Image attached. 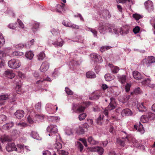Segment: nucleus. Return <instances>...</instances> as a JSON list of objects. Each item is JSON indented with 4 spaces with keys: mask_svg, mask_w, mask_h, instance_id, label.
Returning a JSON list of instances; mask_svg holds the SVG:
<instances>
[{
    "mask_svg": "<svg viewBox=\"0 0 155 155\" xmlns=\"http://www.w3.org/2000/svg\"><path fill=\"white\" fill-rule=\"evenodd\" d=\"M77 133L79 134H84L85 132L84 130L81 127H79L78 129L77 130Z\"/></svg>",
    "mask_w": 155,
    "mask_h": 155,
    "instance_id": "57",
    "label": "nucleus"
},
{
    "mask_svg": "<svg viewBox=\"0 0 155 155\" xmlns=\"http://www.w3.org/2000/svg\"><path fill=\"white\" fill-rule=\"evenodd\" d=\"M133 75L136 79H141L143 78L140 73L137 71H134L133 72Z\"/></svg>",
    "mask_w": 155,
    "mask_h": 155,
    "instance_id": "26",
    "label": "nucleus"
},
{
    "mask_svg": "<svg viewBox=\"0 0 155 155\" xmlns=\"http://www.w3.org/2000/svg\"><path fill=\"white\" fill-rule=\"evenodd\" d=\"M56 143L54 145V148L57 149V151L58 152L59 150L61 149L62 147V144H61L59 142L61 140V139L60 138V140H57L56 139Z\"/></svg>",
    "mask_w": 155,
    "mask_h": 155,
    "instance_id": "28",
    "label": "nucleus"
},
{
    "mask_svg": "<svg viewBox=\"0 0 155 155\" xmlns=\"http://www.w3.org/2000/svg\"><path fill=\"white\" fill-rule=\"evenodd\" d=\"M35 107L36 109L40 110L41 107V102H38L35 105Z\"/></svg>",
    "mask_w": 155,
    "mask_h": 155,
    "instance_id": "64",
    "label": "nucleus"
},
{
    "mask_svg": "<svg viewBox=\"0 0 155 155\" xmlns=\"http://www.w3.org/2000/svg\"><path fill=\"white\" fill-rule=\"evenodd\" d=\"M47 130L50 132L48 134L49 136H52L54 139L57 140H60V136L57 133L58 129L55 125L50 124L47 127Z\"/></svg>",
    "mask_w": 155,
    "mask_h": 155,
    "instance_id": "4",
    "label": "nucleus"
},
{
    "mask_svg": "<svg viewBox=\"0 0 155 155\" xmlns=\"http://www.w3.org/2000/svg\"><path fill=\"white\" fill-rule=\"evenodd\" d=\"M45 55L44 52H40L38 55V60L39 61L43 60L45 57Z\"/></svg>",
    "mask_w": 155,
    "mask_h": 155,
    "instance_id": "47",
    "label": "nucleus"
},
{
    "mask_svg": "<svg viewBox=\"0 0 155 155\" xmlns=\"http://www.w3.org/2000/svg\"><path fill=\"white\" fill-rule=\"evenodd\" d=\"M50 31L52 35L54 36H59L60 35V31L58 28H52Z\"/></svg>",
    "mask_w": 155,
    "mask_h": 155,
    "instance_id": "27",
    "label": "nucleus"
},
{
    "mask_svg": "<svg viewBox=\"0 0 155 155\" xmlns=\"http://www.w3.org/2000/svg\"><path fill=\"white\" fill-rule=\"evenodd\" d=\"M65 89L66 92L68 95H72L73 94V92L69 88L66 87Z\"/></svg>",
    "mask_w": 155,
    "mask_h": 155,
    "instance_id": "59",
    "label": "nucleus"
},
{
    "mask_svg": "<svg viewBox=\"0 0 155 155\" xmlns=\"http://www.w3.org/2000/svg\"><path fill=\"white\" fill-rule=\"evenodd\" d=\"M135 129L137 130L138 131L140 132L141 134H143L144 133V130L143 129V125L140 122L139 124H136L134 126Z\"/></svg>",
    "mask_w": 155,
    "mask_h": 155,
    "instance_id": "18",
    "label": "nucleus"
},
{
    "mask_svg": "<svg viewBox=\"0 0 155 155\" xmlns=\"http://www.w3.org/2000/svg\"><path fill=\"white\" fill-rule=\"evenodd\" d=\"M85 29L87 31H91L92 33L94 36V37H97V32L95 30V29H92L91 28H88L87 27H86L85 28Z\"/></svg>",
    "mask_w": 155,
    "mask_h": 155,
    "instance_id": "40",
    "label": "nucleus"
},
{
    "mask_svg": "<svg viewBox=\"0 0 155 155\" xmlns=\"http://www.w3.org/2000/svg\"><path fill=\"white\" fill-rule=\"evenodd\" d=\"M6 149L8 152H11L13 151H17V148L14 143H8L6 146Z\"/></svg>",
    "mask_w": 155,
    "mask_h": 155,
    "instance_id": "14",
    "label": "nucleus"
},
{
    "mask_svg": "<svg viewBox=\"0 0 155 155\" xmlns=\"http://www.w3.org/2000/svg\"><path fill=\"white\" fill-rule=\"evenodd\" d=\"M88 141L92 145H95L97 143V142L94 140L91 136L89 137H88Z\"/></svg>",
    "mask_w": 155,
    "mask_h": 155,
    "instance_id": "45",
    "label": "nucleus"
},
{
    "mask_svg": "<svg viewBox=\"0 0 155 155\" xmlns=\"http://www.w3.org/2000/svg\"><path fill=\"white\" fill-rule=\"evenodd\" d=\"M62 24L65 26L71 28L72 29H78L79 27L78 25L72 23L71 21H63Z\"/></svg>",
    "mask_w": 155,
    "mask_h": 155,
    "instance_id": "13",
    "label": "nucleus"
},
{
    "mask_svg": "<svg viewBox=\"0 0 155 155\" xmlns=\"http://www.w3.org/2000/svg\"><path fill=\"white\" fill-rule=\"evenodd\" d=\"M86 77L88 78H94L96 77V75L92 71H89L86 73Z\"/></svg>",
    "mask_w": 155,
    "mask_h": 155,
    "instance_id": "39",
    "label": "nucleus"
},
{
    "mask_svg": "<svg viewBox=\"0 0 155 155\" xmlns=\"http://www.w3.org/2000/svg\"><path fill=\"white\" fill-rule=\"evenodd\" d=\"M23 54V52H19L17 51H15L12 53V55L14 56H18L22 55Z\"/></svg>",
    "mask_w": 155,
    "mask_h": 155,
    "instance_id": "49",
    "label": "nucleus"
},
{
    "mask_svg": "<svg viewBox=\"0 0 155 155\" xmlns=\"http://www.w3.org/2000/svg\"><path fill=\"white\" fill-rule=\"evenodd\" d=\"M14 125V123L12 122L7 123L2 126V128L5 130H8L11 128Z\"/></svg>",
    "mask_w": 155,
    "mask_h": 155,
    "instance_id": "33",
    "label": "nucleus"
},
{
    "mask_svg": "<svg viewBox=\"0 0 155 155\" xmlns=\"http://www.w3.org/2000/svg\"><path fill=\"white\" fill-rule=\"evenodd\" d=\"M111 101L108 106L105 108L104 111V114L106 116H107L108 114V111L111 110L115 108L117 106L116 103L114 101V99L113 97L110 98Z\"/></svg>",
    "mask_w": 155,
    "mask_h": 155,
    "instance_id": "7",
    "label": "nucleus"
},
{
    "mask_svg": "<svg viewBox=\"0 0 155 155\" xmlns=\"http://www.w3.org/2000/svg\"><path fill=\"white\" fill-rule=\"evenodd\" d=\"M14 115L16 118L21 119L24 116V112L22 110H18L14 113Z\"/></svg>",
    "mask_w": 155,
    "mask_h": 155,
    "instance_id": "22",
    "label": "nucleus"
},
{
    "mask_svg": "<svg viewBox=\"0 0 155 155\" xmlns=\"http://www.w3.org/2000/svg\"><path fill=\"white\" fill-rule=\"evenodd\" d=\"M137 107L140 112H144L146 110L145 104L144 103H138L137 104Z\"/></svg>",
    "mask_w": 155,
    "mask_h": 155,
    "instance_id": "20",
    "label": "nucleus"
},
{
    "mask_svg": "<svg viewBox=\"0 0 155 155\" xmlns=\"http://www.w3.org/2000/svg\"><path fill=\"white\" fill-rule=\"evenodd\" d=\"M16 125L18 127L22 128L27 126V124L26 123L24 122L19 123H17Z\"/></svg>",
    "mask_w": 155,
    "mask_h": 155,
    "instance_id": "48",
    "label": "nucleus"
},
{
    "mask_svg": "<svg viewBox=\"0 0 155 155\" xmlns=\"http://www.w3.org/2000/svg\"><path fill=\"white\" fill-rule=\"evenodd\" d=\"M39 24L37 22H34L32 24V30L33 32H35L37 31L39 28Z\"/></svg>",
    "mask_w": 155,
    "mask_h": 155,
    "instance_id": "38",
    "label": "nucleus"
},
{
    "mask_svg": "<svg viewBox=\"0 0 155 155\" xmlns=\"http://www.w3.org/2000/svg\"><path fill=\"white\" fill-rule=\"evenodd\" d=\"M150 82L151 79L150 78H148L144 79L141 83L142 84L145 85L150 87L153 88L155 87V84H151Z\"/></svg>",
    "mask_w": 155,
    "mask_h": 155,
    "instance_id": "16",
    "label": "nucleus"
},
{
    "mask_svg": "<svg viewBox=\"0 0 155 155\" xmlns=\"http://www.w3.org/2000/svg\"><path fill=\"white\" fill-rule=\"evenodd\" d=\"M77 55L74 52L71 53V57L73 58V59L69 62V64L70 66V68L71 70L74 69V66L79 65L81 63V61H78V59H77Z\"/></svg>",
    "mask_w": 155,
    "mask_h": 155,
    "instance_id": "5",
    "label": "nucleus"
},
{
    "mask_svg": "<svg viewBox=\"0 0 155 155\" xmlns=\"http://www.w3.org/2000/svg\"><path fill=\"white\" fill-rule=\"evenodd\" d=\"M117 78L119 81L122 84H124L126 82L127 77L125 75H117Z\"/></svg>",
    "mask_w": 155,
    "mask_h": 155,
    "instance_id": "24",
    "label": "nucleus"
},
{
    "mask_svg": "<svg viewBox=\"0 0 155 155\" xmlns=\"http://www.w3.org/2000/svg\"><path fill=\"white\" fill-rule=\"evenodd\" d=\"M147 115L148 117H149V119H155V114L151 112H148L147 113Z\"/></svg>",
    "mask_w": 155,
    "mask_h": 155,
    "instance_id": "56",
    "label": "nucleus"
},
{
    "mask_svg": "<svg viewBox=\"0 0 155 155\" xmlns=\"http://www.w3.org/2000/svg\"><path fill=\"white\" fill-rule=\"evenodd\" d=\"M149 117L147 115V114L146 115H142L140 118L141 121L143 123H145L147 122L149 120Z\"/></svg>",
    "mask_w": 155,
    "mask_h": 155,
    "instance_id": "41",
    "label": "nucleus"
},
{
    "mask_svg": "<svg viewBox=\"0 0 155 155\" xmlns=\"http://www.w3.org/2000/svg\"><path fill=\"white\" fill-rule=\"evenodd\" d=\"M142 62L143 65L147 67H149L152 64L155 62V58L153 56H149L147 58L143 59Z\"/></svg>",
    "mask_w": 155,
    "mask_h": 155,
    "instance_id": "8",
    "label": "nucleus"
},
{
    "mask_svg": "<svg viewBox=\"0 0 155 155\" xmlns=\"http://www.w3.org/2000/svg\"><path fill=\"white\" fill-rule=\"evenodd\" d=\"M17 26V24L16 23H10L8 25V27L12 29H14Z\"/></svg>",
    "mask_w": 155,
    "mask_h": 155,
    "instance_id": "51",
    "label": "nucleus"
},
{
    "mask_svg": "<svg viewBox=\"0 0 155 155\" xmlns=\"http://www.w3.org/2000/svg\"><path fill=\"white\" fill-rule=\"evenodd\" d=\"M62 5L59 4L57 5L56 6L55 11L58 13H61V11L64 10V7L65 6V4L61 3Z\"/></svg>",
    "mask_w": 155,
    "mask_h": 155,
    "instance_id": "25",
    "label": "nucleus"
},
{
    "mask_svg": "<svg viewBox=\"0 0 155 155\" xmlns=\"http://www.w3.org/2000/svg\"><path fill=\"white\" fill-rule=\"evenodd\" d=\"M144 5L146 9L149 12H151L154 10L153 2L150 0H148L144 3Z\"/></svg>",
    "mask_w": 155,
    "mask_h": 155,
    "instance_id": "10",
    "label": "nucleus"
},
{
    "mask_svg": "<svg viewBox=\"0 0 155 155\" xmlns=\"http://www.w3.org/2000/svg\"><path fill=\"white\" fill-rule=\"evenodd\" d=\"M99 31L101 34H104L107 31L112 34H118L117 29L114 25L103 22L100 24Z\"/></svg>",
    "mask_w": 155,
    "mask_h": 155,
    "instance_id": "2",
    "label": "nucleus"
},
{
    "mask_svg": "<svg viewBox=\"0 0 155 155\" xmlns=\"http://www.w3.org/2000/svg\"><path fill=\"white\" fill-rule=\"evenodd\" d=\"M91 57L94 58V61L99 63H101L103 61L102 57L96 53H93L90 55Z\"/></svg>",
    "mask_w": 155,
    "mask_h": 155,
    "instance_id": "17",
    "label": "nucleus"
},
{
    "mask_svg": "<svg viewBox=\"0 0 155 155\" xmlns=\"http://www.w3.org/2000/svg\"><path fill=\"white\" fill-rule=\"evenodd\" d=\"M4 74L6 77L9 78H13L15 75L13 71L11 70H6L4 72Z\"/></svg>",
    "mask_w": 155,
    "mask_h": 155,
    "instance_id": "19",
    "label": "nucleus"
},
{
    "mask_svg": "<svg viewBox=\"0 0 155 155\" xmlns=\"http://www.w3.org/2000/svg\"><path fill=\"white\" fill-rule=\"evenodd\" d=\"M75 145L80 150V152H82L83 149V145L79 141H77L75 142Z\"/></svg>",
    "mask_w": 155,
    "mask_h": 155,
    "instance_id": "44",
    "label": "nucleus"
},
{
    "mask_svg": "<svg viewBox=\"0 0 155 155\" xmlns=\"http://www.w3.org/2000/svg\"><path fill=\"white\" fill-rule=\"evenodd\" d=\"M7 119V117L3 114L0 115V123H2L3 122L5 121Z\"/></svg>",
    "mask_w": 155,
    "mask_h": 155,
    "instance_id": "52",
    "label": "nucleus"
},
{
    "mask_svg": "<svg viewBox=\"0 0 155 155\" xmlns=\"http://www.w3.org/2000/svg\"><path fill=\"white\" fill-rule=\"evenodd\" d=\"M89 102H83V103L75 104L73 103L72 104V107L71 110L72 112H75L77 113H80L83 112L85 109L86 107L90 104Z\"/></svg>",
    "mask_w": 155,
    "mask_h": 155,
    "instance_id": "3",
    "label": "nucleus"
},
{
    "mask_svg": "<svg viewBox=\"0 0 155 155\" xmlns=\"http://www.w3.org/2000/svg\"><path fill=\"white\" fill-rule=\"evenodd\" d=\"M121 115L124 117L125 116H131L133 114L132 112L129 109L127 108L123 110L121 112Z\"/></svg>",
    "mask_w": 155,
    "mask_h": 155,
    "instance_id": "21",
    "label": "nucleus"
},
{
    "mask_svg": "<svg viewBox=\"0 0 155 155\" xmlns=\"http://www.w3.org/2000/svg\"><path fill=\"white\" fill-rule=\"evenodd\" d=\"M45 109L48 113L53 114L57 110L58 107L56 105L48 103L46 105Z\"/></svg>",
    "mask_w": 155,
    "mask_h": 155,
    "instance_id": "9",
    "label": "nucleus"
},
{
    "mask_svg": "<svg viewBox=\"0 0 155 155\" xmlns=\"http://www.w3.org/2000/svg\"><path fill=\"white\" fill-rule=\"evenodd\" d=\"M89 150L91 152H97L100 155H102L104 153V149L101 147H93L89 148Z\"/></svg>",
    "mask_w": 155,
    "mask_h": 155,
    "instance_id": "12",
    "label": "nucleus"
},
{
    "mask_svg": "<svg viewBox=\"0 0 155 155\" xmlns=\"http://www.w3.org/2000/svg\"><path fill=\"white\" fill-rule=\"evenodd\" d=\"M34 39H31L30 41L27 42V43L25 45V47L27 48H30L32 45L34 44Z\"/></svg>",
    "mask_w": 155,
    "mask_h": 155,
    "instance_id": "43",
    "label": "nucleus"
},
{
    "mask_svg": "<svg viewBox=\"0 0 155 155\" xmlns=\"http://www.w3.org/2000/svg\"><path fill=\"white\" fill-rule=\"evenodd\" d=\"M130 97V95H125L122 97V102H125L129 99Z\"/></svg>",
    "mask_w": 155,
    "mask_h": 155,
    "instance_id": "53",
    "label": "nucleus"
},
{
    "mask_svg": "<svg viewBox=\"0 0 155 155\" xmlns=\"http://www.w3.org/2000/svg\"><path fill=\"white\" fill-rule=\"evenodd\" d=\"M102 16L105 18H109L111 17L110 14L108 10H104L102 13Z\"/></svg>",
    "mask_w": 155,
    "mask_h": 155,
    "instance_id": "34",
    "label": "nucleus"
},
{
    "mask_svg": "<svg viewBox=\"0 0 155 155\" xmlns=\"http://www.w3.org/2000/svg\"><path fill=\"white\" fill-rule=\"evenodd\" d=\"M58 152L60 155H68L69 153L68 152L62 150H59Z\"/></svg>",
    "mask_w": 155,
    "mask_h": 155,
    "instance_id": "61",
    "label": "nucleus"
},
{
    "mask_svg": "<svg viewBox=\"0 0 155 155\" xmlns=\"http://www.w3.org/2000/svg\"><path fill=\"white\" fill-rule=\"evenodd\" d=\"M64 43V41L61 38H59L56 41H52V42L54 46L57 48L61 47Z\"/></svg>",
    "mask_w": 155,
    "mask_h": 155,
    "instance_id": "11",
    "label": "nucleus"
},
{
    "mask_svg": "<svg viewBox=\"0 0 155 155\" xmlns=\"http://www.w3.org/2000/svg\"><path fill=\"white\" fill-rule=\"evenodd\" d=\"M60 74L58 70L57 69H55L51 74V76L52 78L55 79L59 76Z\"/></svg>",
    "mask_w": 155,
    "mask_h": 155,
    "instance_id": "31",
    "label": "nucleus"
},
{
    "mask_svg": "<svg viewBox=\"0 0 155 155\" xmlns=\"http://www.w3.org/2000/svg\"><path fill=\"white\" fill-rule=\"evenodd\" d=\"M9 96H10V94L7 93L2 94L0 95V100L3 101L8 99Z\"/></svg>",
    "mask_w": 155,
    "mask_h": 155,
    "instance_id": "42",
    "label": "nucleus"
},
{
    "mask_svg": "<svg viewBox=\"0 0 155 155\" xmlns=\"http://www.w3.org/2000/svg\"><path fill=\"white\" fill-rule=\"evenodd\" d=\"M129 28L128 26H124L122 28L120 32L122 35H125L129 33Z\"/></svg>",
    "mask_w": 155,
    "mask_h": 155,
    "instance_id": "23",
    "label": "nucleus"
},
{
    "mask_svg": "<svg viewBox=\"0 0 155 155\" xmlns=\"http://www.w3.org/2000/svg\"><path fill=\"white\" fill-rule=\"evenodd\" d=\"M104 116L103 115H100L99 117L97 119L96 121L97 123L99 124H101V121L103 119Z\"/></svg>",
    "mask_w": 155,
    "mask_h": 155,
    "instance_id": "55",
    "label": "nucleus"
},
{
    "mask_svg": "<svg viewBox=\"0 0 155 155\" xmlns=\"http://www.w3.org/2000/svg\"><path fill=\"white\" fill-rule=\"evenodd\" d=\"M111 48V47L109 46H102L100 48V50L102 52H103Z\"/></svg>",
    "mask_w": 155,
    "mask_h": 155,
    "instance_id": "58",
    "label": "nucleus"
},
{
    "mask_svg": "<svg viewBox=\"0 0 155 155\" xmlns=\"http://www.w3.org/2000/svg\"><path fill=\"white\" fill-rule=\"evenodd\" d=\"M104 78L106 81H109L112 80V78L109 74H106L105 75Z\"/></svg>",
    "mask_w": 155,
    "mask_h": 155,
    "instance_id": "63",
    "label": "nucleus"
},
{
    "mask_svg": "<svg viewBox=\"0 0 155 155\" xmlns=\"http://www.w3.org/2000/svg\"><path fill=\"white\" fill-rule=\"evenodd\" d=\"M109 66L110 68L111 71L113 73H117L119 70L118 67L114 66L112 64H109Z\"/></svg>",
    "mask_w": 155,
    "mask_h": 155,
    "instance_id": "30",
    "label": "nucleus"
},
{
    "mask_svg": "<svg viewBox=\"0 0 155 155\" xmlns=\"http://www.w3.org/2000/svg\"><path fill=\"white\" fill-rule=\"evenodd\" d=\"M48 119L50 122H57L59 121L60 118L58 117L49 116L48 117Z\"/></svg>",
    "mask_w": 155,
    "mask_h": 155,
    "instance_id": "35",
    "label": "nucleus"
},
{
    "mask_svg": "<svg viewBox=\"0 0 155 155\" xmlns=\"http://www.w3.org/2000/svg\"><path fill=\"white\" fill-rule=\"evenodd\" d=\"M34 54L31 51H29L26 52L25 54L26 58L29 60H31L34 57Z\"/></svg>",
    "mask_w": 155,
    "mask_h": 155,
    "instance_id": "29",
    "label": "nucleus"
},
{
    "mask_svg": "<svg viewBox=\"0 0 155 155\" xmlns=\"http://www.w3.org/2000/svg\"><path fill=\"white\" fill-rule=\"evenodd\" d=\"M86 116V114L85 113L81 114L78 116L79 119L81 121L83 120L85 118Z\"/></svg>",
    "mask_w": 155,
    "mask_h": 155,
    "instance_id": "60",
    "label": "nucleus"
},
{
    "mask_svg": "<svg viewBox=\"0 0 155 155\" xmlns=\"http://www.w3.org/2000/svg\"><path fill=\"white\" fill-rule=\"evenodd\" d=\"M101 93H100L98 95H96L92 97H90L89 99L91 100H97L101 96Z\"/></svg>",
    "mask_w": 155,
    "mask_h": 155,
    "instance_id": "62",
    "label": "nucleus"
},
{
    "mask_svg": "<svg viewBox=\"0 0 155 155\" xmlns=\"http://www.w3.org/2000/svg\"><path fill=\"white\" fill-rule=\"evenodd\" d=\"M8 65L9 68L15 69L19 68L21 66V63L19 60L14 58L9 61Z\"/></svg>",
    "mask_w": 155,
    "mask_h": 155,
    "instance_id": "6",
    "label": "nucleus"
},
{
    "mask_svg": "<svg viewBox=\"0 0 155 155\" xmlns=\"http://www.w3.org/2000/svg\"><path fill=\"white\" fill-rule=\"evenodd\" d=\"M122 132L124 133L126 136L125 138L122 137L121 139H117V142L122 147L129 146L130 143H133L134 147H140L143 150H145V147L143 145H140L138 142L134 137H132L130 135H128L127 133L124 131Z\"/></svg>",
    "mask_w": 155,
    "mask_h": 155,
    "instance_id": "1",
    "label": "nucleus"
},
{
    "mask_svg": "<svg viewBox=\"0 0 155 155\" xmlns=\"http://www.w3.org/2000/svg\"><path fill=\"white\" fill-rule=\"evenodd\" d=\"M49 67V63L47 61L43 62L40 68L41 72H45L48 69Z\"/></svg>",
    "mask_w": 155,
    "mask_h": 155,
    "instance_id": "15",
    "label": "nucleus"
},
{
    "mask_svg": "<svg viewBox=\"0 0 155 155\" xmlns=\"http://www.w3.org/2000/svg\"><path fill=\"white\" fill-rule=\"evenodd\" d=\"M31 135L32 138L35 139L37 140H40L41 139L36 132L32 131Z\"/></svg>",
    "mask_w": 155,
    "mask_h": 155,
    "instance_id": "37",
    "label": "nucleus"
},
{
    "mask_svg": "<svg viewBox=\"0 0 155 155\" xmlns=\"http://www.w3.org/2000/svg\"><path fill=\"white\" fill-rule=\"evenodd\" d=\"M5 39L3 37L2 34L0 33V48L5 43Z\"/></svg>",
    "mask_w": 155,
    "mask_h": 155,
    "instance_id": "46",
    "label": "nucleus"
},
{
    "mask_svg": "<svg viewBox=\"0 0 155 155\" xmlns=\"http://www.w3.org/2000/svg\"><path fill=\"white\" fill-rule=\"evenodd\" d=\"M65 133L66 135L68 136L71 135L73 134L72 130L70 128H68L66 130Z\"/></svg>",
    "mask_w": 155,
    "mask_h": 155,
    "instance_id": "50",
    "label": "nucleus"
},
{
    "mask_svg": "<svg viewBox=\"0 0 155 155\" xmlns=\"http://www.w3.org/2000/svg\"><path fill=\"white\" fill-rule=\"evenodd\" d=\"M25 45L23 43H19L16 45L15 46V48L18 49H21L25 47Z\"/></svg>",
    "mask_w": 155,
    "mask_h": 155,
    "instance_id": "54",
    "label": "nucleus"
},
{
    "mask_svg": "<svg viewBox=\"0 0 155 155\" xmlns=\"http://www.w3.org/2000/svg\"><path fill=\"white\" fill-rule=\"evenodd\" d=\"M16 92H15V93L12 94L11 95L10 94L8 99H9V101L10 102H13L15 101L16 95Z\"/></svg>",
    "mask_w": 155,
    "mask_h": 155,
    "instance_id": "36",
    "label": "nucleus"
},
{
    "mask_svg": "<svg viewBox=\"0 0 155 155\" xmlns=\"http://www.w3.org/2000/svg\"><path fill=\"white\" fill-rule=\"evenodd\" d=\"M1 141L3 143L5 142H9L11 141L10 138L7 135H5L0 138Z\"/></svg>",
    "mask_w": 155,
    "mask_h": 155,
    "instance_id": "32",
    "label": "nucleus"
}]
</instances>
